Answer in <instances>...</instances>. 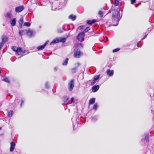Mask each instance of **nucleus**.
<instances>
[{
	"mask_svg": "<svg viewBox=\"0 0 154 154\" xmlns=\"http://www.w3.org/2000/svg\"><path fill=\"white\" fill-rule=\"evenodd\" d=\"M7 17L10 18L12 17V14L11 12L8 13L6 15Z\"/></svg>",
	"mask_w": 154,
	"mask_h": 154,
	"instance_id": "nucleus-23",
	"label": "nucleus"
},
{
	"mask_svg": "<svg viewBox=\"0 0 154 154\" xmlns=\"http://www.w3.org/2000/svg\"><path fill=\"white\" fill-rule=\"evenodd\" d=\"M3 80L7 82H9V80L6 77H4Z\"/></svg>",
	"mask_w": 154,
	"mask_h": 154,
	"instance_id": "nucleus-22",
	"label": "nucleus"
},
{
	"mask_svg": "<svg viewBox=\"0 0 154 154\" xmlns=\"http://www.w3.org/2000/svg\"><path fill=\"white\" fill-rule=\"evenodd\" d=\"M24 9V7L23 6L16 7L15 8V11L16 12L19 13L23 11Z\"/></svg>",
	"mask_w": 154,
	"mask_h": 154,
	"instance_id": "nucleus-5",
	"label": "nucleus"
},
{
	"mask_svg": "<svg viewBox=\"0 0 154 154\" xmlns=\"http://www.w3.org/2000/svg\"><path fill=\"white\" fill-rule=\"evenodd\" d=\"M48 42H49L48 41H46V42L45 43L44 45L38 47L37 48V49L39 50H42L43 49L45 48V47L48 44Z\"/></svg>",
	"mask_w": 154,
	"mask_h": 154,
	"instance_id": "nucleus-7",
	"label": "nucleus"
},
{
	"mask_svg": "<svg viewBox=\"0 0 154 154\" xmlns=\"http://www.w3.org/2000/svg\"><path fill=\"white\" fill-rule=\"evenodd\" d=\"M136 0H131V3L132 4H133L136 1Z\"/></svg>",
	"mask_w": 154,
	"mask_h": 154,
	"instance_id": "nucleus-31",
	"label": "nucleus"
},
{
	"mask_svg": "<svg viewBox=\"0 0 154 154\" xmlns=\"http://www.w3.org/2000/svg\"><path fill=\"white\" fill-rule=\"evenodd\" d=\"M97 105H96V104H95L94 105V106H97Z\"/></svg>",
	"mask_w": 154,
	"mask_h": 154,
	"instance_id": "nucleus-41",
	"label": "nucleus"
},
{
	"mask_svg": "<svg viewBox=\"0 0 154 154\" xmlns=\"http://www.w3.org/2000/svg\"><path fill=\"white\" fill-rule=\"evenodd\" d=\"M76 70V68H75V69H72V71L73 72H75V70Z\"/></svg>",
	"mask_w": 154,
	"mask_h": 154,
	"instance_id": "nucleus-34",
	"label": "nucleus"
},
{
	"mask_svg": "<svg viewBox=\"0 0 154 154\" xmlns=\"http://www.w3.org/2000/svg\"><path fill=\"white\" fill-rule=\"evenodd\" d=\"M145 140H146V141L147 142L148 141V136L147 135H146L145 136Z\"/></svg>",
	"mask_w": 154,
	"mask_h": 154,
	"instance_id": "nucleus-24",
	"label": "nucleus"
},
{
	"mask_svg": "<svg viewBox=\"0 0 154 154\" xmlns=\"http://www.w3.org/2000/svg\"><path fill=\"white\" fill-rule=\"evenodd\" d=\"M103 13V12L102 11H100L99 12V14L100 16L101 17H102Z\"/></svg>",
	"mask_w": 154,
	"mask_h": 154,
	"instance_id": "nucleus-26",
	"label": "nucleus"
},
{
	"mask_svg": "<svg viewBox=\"0 0 154 154\" xmlns=\"http://www.w3.org/2000/svg\"><path fill=\"white\" fill-rule=\"evenodd\" d=\"M24 26L29 27L30 26V24L29 22H25L24 23Z\"/></svg>",
	"mask_w": 154,
	"mask_h": 154,
	"instance_id": "nucleus-21",
	"label": "nucleus"
},
{
	"mask_svg": "<svg viewBox=\"0 0 154 154\" xmlns=\"http://www.w3.org/2000/svg\"><path fill=\"white\" fill-rule=\"evenodd\" d=\"M97 106H94L93 109L94 110H96L97 109Z\"/></svg>",
	"mask_w": 154,
	"mask_h": 154,
	"instance_id": "nucleus-35",
	"label": "nucleus"
},
{
	"mask_svg": "<svg viewBox=\"0 0 154 154\" xmlns=\"http://www.w3.org/2000/svg\"><path fill=\"white\" fill-rule=\"evenodd\" d=\"M4 44V43H3L2 42L0 44V49H1L2 48V47L3 46V44Z\"/></svg>",
	"mask_w": 154,
	"mask_h": 154,
	"instance_id": "nucleus-30",
	"label": "nucleus"
},
{
	"mask_svg": "<svg viewBox=\"0 0 154 154\" xmlns=\"http://www.w3.org/2000/svg\"><path fill=\"white\" fill-rule=\"evenodd\" d=\"M89 30V27H87L85 29V31L86 32L88 31Z\"/></svg>",
	"mask_w": 154,
	"mask_h": 154,
	"instance_id": "nucleus-33",
	"label": "nucleus"
},
{
	"mask_svg": "<svg viewBox=\"0 0 154 154\" xmlns=\"http://www.w3.org/2000/svg\"><path fill=\"white\" fill-rule=\"evenodd\" d=\"M97 118L96 117H94L92 118V121L94 122L97 120Z\"/></svg>",
	"mask_w": 154,
	"mask_h": 154,
	"instance_id": "nucleus-28",
	"label": "nucleus"
},
{
	"mask_svg": "<svg viewBox=\"0 0 154 154\" xmlns=\"http://www.w3.org/2000/svg\"><path fill=\"white\" fill-rule=\"evenodd\" d=\"M74 99L73 98H71V100L72 101V102H73V100Z\"/></svg>",
	"mask_w": 154,
	"mask_h": 154,
	"instance_id": "nucleus-37",
	"label": "nucleus"
},
{
	"mask_svg": "<svg viewBox=\"0 0 154 154\" xmlns=\"http://www.w3.org/2000/svg\"><path fill=\"white\" fill-rule=\"evenodd\" d=\"M1 129V127H0V130Z\"/></svg>",
	"mask_w": 154,
	"mask_h": 154,
	"instance_id": "nucleus-43",
	"label": "nucleus"
},
{
	"mask_svg": "<svg viewBox=\"0 0 154 154\" xmlns=\"http://www.w3.org/2000/svg\"><path fill=\"white\" fill-rule=\"evenodd\" d=\"M2 42L5 43L8 41V37L6 36H2Z\"/></svg>",
	"mask_w": 154,
	"mask_h": 154,
	"instance_id": "nucleus-13",
	"label": "nucleus"
},
{
	"mask_svg": "<svg viewBox=\"0 0 154 154\" xmlns=\"http://www.w3.org/2000/svg\"><path fill=\"white\" fill-rule=\"evenodd\" d=\"M66 41L65 38H58L54 39L50 44V45H52L55 43H58L60 42H64Z\"/></svg>",
	"mask_w": 154,
	"mask_h": 154,
	"instance_id": "nucleus-2",
	"label": "nucleus"
},
{
	"mask_svg": "<svg viewBox=\"0 0 154 154\" xmlns=\"http://www.w3.org/2000/svg\"><path fill=\"white\" fill-rule=\"evenodd\" d=\"M23 100H21L20 101V105H22V104L23 103Z\"/></svg>",
	"mask_w": 154,
	"mask_h": 154,
	"instance_id": "nucleus-32",
	"label": "nucleus"
},
{
	"mask_svg": "<svg viewBox=\"0 0 154 154\" xmlns=\"http://www.w3.org/2000/svg\"><path fill=\"white\" fill-rule=\"evenodd\" d=\"M16 18H14L13 19L11 20V25L12 26H14L16 24Z\"/></svg>",
	"mask_w": 154,
	"mask_h": 154,
	"instance_id": "nucleus-12",
	"label": "nucleus"
},
{
	"mask_svg": "<svg viewBox=\"0 0 154 154\" xmlns=\"http://www.w3.org/2000/svg\"><path fill=\"white\" fill-rule=\"evenodd\" d=\"M95 101V99L94 98L91 99L89 101V103L90 104H91L94 103Z\"/></svg>",
	"mask_w": 154,
	"mask_h": 154,
	"instance_id": "nucleus-17",
	"label": "nucleus"
},
{
	"mask_svg": "<svg viewBox=\"0 0 154 154\" xmlns=\"http://www.w3.org/2000/svg\"><path fill=\"white\" fill-rule=\"evenodd\" d=\"M13 113L14 112L13 111L11 110L8 113V116L10 117H11L12 116Z\"/></svg>",
	"mask_w": 154,
	"mask_h": 154,
	"instance_id": "nucleus-19",
	"label": "nucleus"
},
{
	"mask_svg": "<svg viewBox=\"0 0 154 154\" xmlns=\"http://www.w3.org/2000/svg\"><path fill=\"white\" fill-rule=\"evenodd\" d=\"M138 6V5H135V6H136V7H137Z\"/></svg>",
	"mask_w": 154,
	"mask_h": 154,
	"instance_id": "nucleus-38",
	"label": "nucleus"
},
{
	"mask_svg": "<svg viewBox=\"0 0 154 154\" xmlns=\"http://www.w3.org/2000/svg\"><path fill=\"white\" fill-rule=\"evenodd\" d=\"M106 73L109 76H111L113 75V71L112 70L107 69L106 71Z\"/></svg>",
	"mask_w": 154,
	"mask_h": 154,
	"instance_id": "nucleus-11",
	"label": "nucleus"
},
{
	"mask_svg": "<svg viewBox=\"0 0 154 154\" xmlns=\"http://www.w3.org/2000/svg\"><path fill=\"white\" fill-rule=\"evenodd\" d=\"M33 32L30 30H29L27 31V35L29 36H31L33 35Z\"/></svg>",
	"mask_w": 154,
	"mask_h": 154,
	"instance_id": "nucleus-16",
	"label": "nucleus"
},
{
	"mask_svg": "<svg viewBox=\"0 0 154 154\" xmlns=\"http://www.w3.org/2000/svg\"><path fill=\"white\" fill-rule=\"evenodd\" d=\"M12 49L13 51L16 52L18 55H21L24 53V52L22 50L21 48H19L17 47H13Z\"/></svg>",
	"mask_w": 154,
	"mask_h": 154,
	"instance_id": "nucleus-1",
	"label": "nucleus"
},
{
	"mask_svg": "<svg viewBox=\"0 0 154 154\" xmlns=\"http://www.w3.org/2000/svg\"><path fill=\"white\" fill-rule=\"evenodd\" d=\"M145 38H144V37L143 38H142V40H143V39H144Z\"/></svg>",
	"mask_w": 154,
	"mask_h": 154,
	"instance_id": "nucleus-40",
	"label": "nucleus"
},
{
	"mask_svg": "<svg viewBox=\"0 0 154 154\" xmlns=\"http://www.w3.org/2000/svg\"><path fill=\"white\" fill-rule=\"evenodd\" d=\"M100 76V75H99L94 77V79L92 81L91 83V85H94L96 82L97 80L99 78Z\"/></svg>",
	"mask_w": 154,
	"mask_h": 154,
	"instance_id": "nucleus-6",
	"label": "nucleus"
},
{
	"mask_svg": "<svg viewBox=\"0 0 154 154\" xmlns=\"http://www.w3.org/2000/svg\"><path fill=\"white\" fill-rule=\"evenodd\" d=\"M82 54V53L80 52V51L77 50L74 52V56L76 58H79Z\"/></svg>",
	"mask_w": 154,
	"mask_h": 154,
	"instance_id": "nucleus-3",
	"label": "nucleus"
},
{
	"mask_svg": "<svg viewBox=\"0 0 154 154\" xmlns=\"http://www.w3.org/2000/svg\"><path fill=\"white\" fill-rule=\"evenodd\" d=\"M99 88V86L98 85L93 86L92 88V91L93 92H95L97 91Z\"/></svg>",
	"mask_w": 154,
	"mask_h": 154,
	"instance_id": "nucleus-10",
	"label": "nucleus"
},
{
	"mask_svg": "<svg viewBox=\"0 0 154 154\" xmlns=\"http://www.w3.org/2000/svg\"><path fill=\"white\" fill-rule=\"evenodd\" d=\"M147 36V35H146L144 37V38H146Z\"/></svg>",
	"mask_w": 154,
	"mask_h": 154,
	"instance_id": "nucleus-39",
	"label": "nucleus"
},
{
	"mask_svg": "<svg viewBox=\"0 0 154 154\" xmlns=\"http://www.w3.org/2000/svg\"><path fill=\"white\" fill-rule=\"evenodd\" d=\"M84 33L81 32L79 33L77 37V38L79 41H82L84 40Z\"/></svg>",
	"mask_w": 154,
	"mask_h": 154,
	"instance_id": "nucleus-4",
	"label": "nucleus"
},
{
	"mask_svg": "<svg viewBox=\"0 0 154 154\" xmlns=\"http://www.w3.org/2000/svg\"><path fill=\"white\" fill-rule=\"evenodd\" d=\"M23 31H20L19 32V34L20 35H23Z\"/></svg>",
	"mask_w": 154,
	"mask_h": 154,
	"instance_id": "nucleus-29",
	"label": "nucleus"
},
{
	"mask_svg": "<svg viewBox=\"0 0 154 154\" xmlns=\"http://www.w3.org/2000/svg\"><path fill=\"white\" fill-rule=\"evenodd\" d=\"M15 144L14 142L12 141L11 142V147L10 149V152H13L15 148Z\"/></svg>",
	"mask_w": 154,
	"mask_h": 154,
	"instance_id": "nucleus-9",
	"label": "nucleus"
},
{
	"mask_svg": "<svg viewBox=\"0 0 154 154\" xmlns=\"http://www.w3.org/2000/svg\"><path fill=\"white\" fill-rule=\"evenodd\" d=\"M119 50H120V49L119 48H116V49H114L113 51V52L114 53V52H117V51H119Z\"/></svg>",
	"mask_w": 154,
	"mask_h": 154,
	"instance_id": "nucleus-25",
	"label": "nucleus"
},
{
	"mask_svg": "<svg viewBox=\"0 0 154 154\" xmlns=\"http://www.w3.org/2000/svg\"><path fill=\"white\" fill-rule=\"evenodd\" d=\"M69 91H72L74 87V82L73 80H71L69 83Z\"/></svg>",
	"mask_w": 154,
	"mask_h": 154,
	"instance_id": "nucleus-8",
	"label": "nucleus"
},
{
	"mask_svg": "<svg viewBox=\"0 0 154 154\" xmlns=\"http://www.w3.org/2000/svg\"><path fill=\"white\" fill-rule=\"evenodd\" d=\"M119 2L118 1V0H116L115 2V5L117 6L118 5H119Z\"/></svg>",
	"mask_w": 154,
	"mask_h": 154,
	"instance_id": "nucleus-27",
	"label": "nucleus"
},
{
	"mask_svg": "<svg viewBox=\"0 0 154 154\" xmlns=\"http://www.w3.org/2000/svg\"><path fill=\"white\" fill-rule=\"evenodd\" d=\"M78 46H79V47H79V48H81V47H80L81 46L82 47V46L81 45V44H80Z\"/></svg>",
	"mask_w": 154,
	"mask_h": 154,
	"instance_id": "nucleus-36",
	"label": "nucleus"
},
{
	"mask_svg": "<svg viewBox=\"0 0 154 154\" xmlns=\"http://www.w3.org/2000/svg\"><path fill=\"white\" fill-rule=\"evenodd\" d=\"M69 19H71L72 20H74L76 19V16L75 15H70L69 17Z\"/></svg>",
	"mask_w": 154,
	"mask_h": 154,
	"instance_id": "nucleus-14",
	"label": "nucleus"
},
{
	"mask_svg": "<svg viewBox=\"0 0 154 154\" xmlns=\"http://www.w3.org/2000/svg\"><path fill=\"white\" fill-rule=\"evenodd\" d=\"M117 25H113V26H116Z\"/></svg>",
	"mask_w": 154,
	"mask_h": 154,
	"instance_id": "nucleus-42",
	"label": "nucleus"
},
{
	"mask_svg": "<svg viewBox=\"0 0 154 154\" xmlns=\"http://www.w3.org/2000/svg\"><path fill=\"white\" fill-rule=\"evenodd\" d=\"M95 22L94 20H93L92 21L88 20L87 22V23L89 24H91L93 23H94Z\"/></svg>",
	"mask_w": 154,
	"mask_h": 154,
	"instance_id": "nucleus-20",
	"label": "nucleus"
},
{
	"mask_svg": "<svg viewBox=\"0 0 154 154\" xmlns=\"http://www.w3.org/2000/svg\"><path fill=\"white\" fill-rule=\"evenodd\" d=\"M19 23L20 26L22 27L23 23V19L22 17H21L20 19Z\"/></svg>",
	"mask_w": 154,
	"mask_h": 154,
	"instance_id": "nucleus-15",
	"label": "nucleus"
},
{
	"mask_svg": "<svg viewBox=\"0 0 154 154\" xmlns=\"http://www.w3.org/2000/svg\"><path fill=\"white\" fill-rule=\"evenodd\" d=\"M68 60H69V59L67 58H66V60L64 61V62L63 63V66L66 65L68 63Z\"/></svg>",
	"mask_w": 154,
	"mask_h": 154,
	"instance_id": "nucleus-18",
	"label": "nucleus"
}]
</instances>
